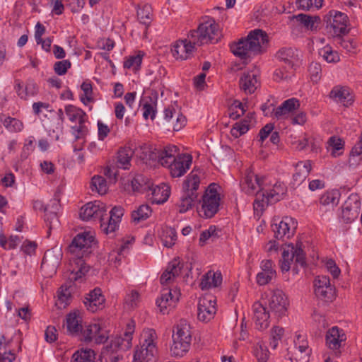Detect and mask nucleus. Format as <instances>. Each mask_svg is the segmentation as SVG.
I'll return each instance as SVG.
<instances>
[{"instance_id":"obj_1","label":"nucleus","mask_w":362,"mask_h":362,"mask_svg":"<svg viewBox=\"0 0 362 362\" xmlns=\"http://www.w3.org/2000/svg\"><path fill=\"white\" fill-rule=\"evenodd\" d=\"M95 245V238L90 232L77 234L69 246L71 255L73 267L70 279L74 281L81 279L89 271V266L85 263L84 258L88 257Z\"/></svg>"},{"instance_id":"obj_2","label":"nucleus","mask_w":362,"mask_h":362,"mask_svg":"<svg viewBox=\"0 0 362 362\" xmlns=\"http://www.w3.org/2000/svg\"><path fill=\"white\" fill-rule=\"evenodd\" d=\"M268 42L267 33L262 30L256 29L249 33L246 37H242L237 42L230 45L231 52L243 61L245 64H248L252 54L260 52L262 45Z\"/></svg>"},{"instance_id":"obj_3","label":"nucleus","mask_w":362,"mask_h":362,"mask_svg":"<svg viewBox=\"0 0 362 362\" xmlns=\"http://www.w3.org/2000/svg\"><path fill=\"white\" fill-rule=\"evenodd\" d=\"M200 182V177L194 170L186 177L182 184V194L176 204L180 213H185L194 206L199 196Z\"/></svg>"},{"instance_id":"obj_4","label":"nucleus","mask_w":362,"mask_h":362,"mask_svg":"<svg viewBox=\"0 0 362 362\" xmlns=\"http://www.w3.org/2000/svg\"><path fill=\"white\" fill-rule=\"evenodd\" d=\"M219 37V26L212 18L207 17L199 23L197 29L188 35L191 42L197 46L216 43Z\"/></svg>"},{"instance_id":"obj_5","label":"nucleus","mask_w":362,"mask_h":362,"mask_svg":"<svg viewBox=\"0 0 362 362\" xmlns=\"http://www.w3.org/2000/svg\"><path fill=\"white\" fill-rule=\"evenodd\" d=\"M221 186L215 182L209 184L205 189L199 201L201 207L198 210L201 217L211 218L218 213L221 200Z\"/></svg>"},{"instance_id":"obj_6","label":"nucleus","mask_w":362,"mask_h":362,"mask_svg":"<svg viewBox=\"0 0 362 362\" xmlns=\"http://www.w3.org/2000/svg\"><path fill=\"white\" fill-rule=\"evenodd\" d=\"M190 325L185 320H181L173 329V344L170 347L171 355L182 357L189 350L192 342Z\"/></svg>"},{"instance_id":"obj_7","label":"nucleus","mask_w":362,"mask_h":362,"mask_svg":"<svg viewBox=\"0 0 362 362\" xmlns=\"http://www.w3.org/2000/svg\"><path fill=\"white\" fill-rule=\"evenodd\" d=\"M157 334L154 329H144L141 334V346L136 348L134 362H155L157 358Z\"/></svg>"},{"instance_id":"obj_8","label":"nucleus","mask_w":362,"mask_h":362,"mask_svg":"<svg viewBox=\"0 0 362 362\" xmlns=\"http://www.w3.org/2000/svg\"><path fill=\"white\" fill-rule=\"evenodd\" d=\"M287 191L284 183L276 182L272 189L257 194L253 203L255 212L262 213L269 204H274L283 199Z\"/></svg>"},{"instance_id":"obj_9","label":"nucleus","mask_w":362,"mask_h":362,"mask_svg":"<svg viewBox=\"0 0 362 362\" xmlns=\"http://www.w3.org/2000/svg\"><path fill=\"white\" fill-rule=\"evenodd\" d=\"M327 30L334 37L343 36L349 32V20L343 12L331 10L323 18Z\"/></svg>"},{"instance_id":"obj_10","label":"nucleus","mask_w":362,"mask_h":362,"mask_svg":"<svg viewBox=\"0 0 362 362\" xmlns=\"http://www.w3.org/2000/svg\"><path fill=\"white\" fill-rule=\"evenodd\" d=\"M297 226V221L288 216L284 217L281 221L274 219L271 225L274 237L278 240L292 237L296 232Z\"/></svg>"},{"instance_id":"obj_11","label":"nucleus","mask_w":362,"mask_h":362,"mask_svg":"<svg viewBox=\"0 0 362 362\" xmlns=\"http://www.w3.org/2000/svg\"><path fill=\"white\" fill-rule=\"evenodd\" d=\"M263 177H259L252 169L245 171L240 185L243 192L249 195H255L264 191Z\"/></svg>"},{"instance_id":"obj_12","label":"nucleus","mask_w":362,"mask_h":362,"mask_svg":"<svg viewBox=\"0 0 362 362\" xmlns=\"http://www.w3.org/2000/svg\"><path fill=\"white\" fill-rule=\"evenodd\" d=\"M105 216H107L106 205L98 200L86 204L80 211V217L83 221L98 220L101 223Z\"/></svg>"},{"instance_id":"obj_13","label":"nucleus","mask_w":362,"mask_h":362,"mask_svg":"<svg viewBox=\"0 0 362 362\" xmlns=\"http://www.w3.org/2000/svg\"><path fill=\"white\" fill-rule=\"evenodd\" d=\"M361 199L358 194H351L342 206L341 218L346 223L356 219L361 210Z\"/></svg>"},{"instance_id":"obj_14","label":"nucleus","mask_w":362,"mask_h":362,"mask_svg":"<svg viewBox=\"0 0 362 362\" xmlns=\"http://www.w3.org/2000/svg\"><path fill=\"white\" fill-rule=\"evenodd\" d=\"M83 339L86 342L94 341L103 344L109 339L108 331L101 327L98 323H91L81 331Z\"/></svg>"},{"instance_id":"obj_15","label":"nucleus","mask_w":362,"mask_h":362,"mask_svg":"<svg viewBox=\"0 0 362 362\" xmlns=\"http://www.w3.org/2000/svg\"><path fill=\"white\" fill-rule=\"evenodd\" d=\"M180 292L179 290H172L169 288H164L160 296L156 300V305L163 315L168 314L169 311L175 307L179 300Z\"/></svg>"},{"instance_id":"obj_16","label":"nucleus","mask_w":362,"mask_h":362,"mask_svg":"<svg viewBox=\"0 0 362 362\" xmlns=\"http://www.w3.org/2000/svg\"><path fill=\"white\" fill-rule=\"evenodd\" d=\"M315 296L325 301L331 302L335 298V288L331 285L330 279L327 276H318L315 280Z\"/></svg>"},{"instance_id":"obj_17","label":"nucleus","mask_w":362,"mask_h":362,"mask_svg":"<svg viewBox=\"0 0 362 362\" xmlns=\"http://www.w3.org/2000/svg\"><path fill=\"white\" fill-rule=\"evenodd\" d=\"M216 302L214 297L206 296L201 298L197 305V318L202 322H209L216 313Z\"/></svg>"},{"instance_id":"obj_18","label":"nucleus","mask_w":362,"mask_h":362,"mask_svg":"<svg viewBox=\"0 0 362 362\" xmlns=\"http://www.w3.org/2000/svg\"><path fill=\"white\" fill-rule=\"evenodd\" d=\"M288 305V298L283 291L276 289L272 291V294L269 300V306L274 315L278 317L285 315Z\"/></svg>"},{"instance_id":"obj_19","label":"nucleus","mask_w":362,"mask_h":362,"mask_svg":"<svg viewBox=\"0 0 362 362\" xmlns=\"http://www.w3.org/2000/svg\"><path fill=\"white\" fill-rule=\"evenodd\" d=\"M124 215V209L121 206H114L110 211L109 215L103 216L101 221V230L105 234L114 233L118 228L122 217Z\"/></svg>"},{"instance_id":"obj_20","label":"nucleus","mask_w":362,"mask_h":362,"mask_svg":"<svg viewBox=\"0 0 362 362\" xmlns=\"http://www.w3.org/2000/svg\"><path fill=\"white\" fill-rule=\"evenodd\" d=\"M14 90L17 95L22 100H28L36 96L39 93V87L33 78H28L25 83L20 79L14 81Z\"/></svg>"},{"instance_id":"obj_21","label":"nucleus","mask_w":362,"mask_h":362,"mask_svg":"<svg viewBox=\"0 0 362 362\" xmlns=\"http://www.w3.org/2000/svg\"><path fill=\"white\" fill-rule=\"evenodd\" d=\"M196 44L191 42L190 39L177 41L171 48V52L176 59L185 60L188 59L195 50Z\"/></svg>"},{"instance_id":"obj_22","label":"nucleus","mask_w":362,"mask_h":362,"mask_svg":"<svg viewBox=\"0 0 362 362\" xmlns=\"http://www.w3.org/2000/svg\"><path fill=\"white\" fill-rule=\"evenodd\" d=\"M192 164V156L182 153L177 156V159L165 167L170 170V173L173 177H180L185 175L189 169Z\"/></svg>"},{"instance_id":"obj_23","label":"nucleus","mask_w":362,"mask_h":362,"mask_svg":"<svg viewBox=\"0 0 362 362\" xmlns=\"http://www.w3.org/2000/svg\"><path fill=\"white\" fill-rule=\"evenodd\" d=\"M175 118V122L173 121V130L179 131L186 124L187 119L185 115L180 112L178 105L175 103L170 105L164 110V118L166 121L170 122Z\"/></svg>"},{"instance_id":"obj_24","label":"nucleus","mask_w":362,"mask_h":362,"mask_svg":"<svg viewBox=\"0 0 362 362\" xmlns=\"http://www.w3.org/2000/svg\"><path fill=\"white\" fill-rule=\"evenodd\" d=\"M253 319L255 322L256 327L258 329L263 330L267 329L269 325L270 315L267 308L260 302H255L252 305Z\"/></svg>"},{"instance_id":"obj_25","label":"nucleus","mask_w":362,"mask_h":362,"mask_svg":"<svg viewBox=\"0 0 362 362\" xmlns=\"http://www.w3.org/2000/svg\"><path fill=\"white\" fill-rule=\"evenodd\" d=\"M105 297L102 295L101 289L95 288L90 291L85 297L83 303L87 310L95 313L104 307Z\"/></svg>"},{"instance_id":"obj_26","label":"nucleus","mask_w":362,"mask_h":362,"mask_svg":"<svg viewBox=\"0 0 362 362\" xmlns=\"http://www.w3.org/2000/svg\"><path fill=\"white\" fill-rule=\"evenodd\" d=\"M329 95L334 101L341 103L345 107L351 106L354 101L349 88L346 86H336L333 87Z\"/></svg>"},{"instance_id":"obj_27","label":"nucleus","mask_w":362,"mask_h":362,"mask_svg":"<svg viewBox=\"0 0 362 362\" xmlns=\"http://www.w3.org/2000/svg\"><path fill=\"white\" fill-rule=\"evenodd\" d=\"M345 340L346 335L343 329L336 326L330 328L326 334V344L330 349L339 350Z\"/></svg>"},{"instance_id":"obj_28","label":"nucleus","mask_w":362,"mask_h":362,"mask_svg":"<svg viewBox=\"0 0 362 362\" xmlns=\"http://www.w3.org/2000/svg\"><path fill=\"white\" fill-rule=\"evenodd\" d=\"M170 187L165 185H154L152 183L151 189L146 196L151 199L152 202L156 204H163L168 200L170 197Z\"/></svg>"},{"instance_id":"obj_29","label":"nucleus","mask_w":362,"mask_h":362,"mask_svg":"<svg viewBox=\"0 0 362 362\" xmlns=\"http://www.w3.org/2000/svg\"><path fill=\"white\" fill-rule=\"evenodd\" d=\"M239 85L240 89L245 94H252L260 86V83L255 74L247 72L244 73L240 78Z\"/></svg>"},{"instance_id":"obj_30","label":"nucleus","mask_w":362,"mask_h":362,"mask_svg":"<svg viewBox=\"0 0 362 362\" xmlns=\"http://www.w3.org/2000/svg\"><path fill=\"white\" fill-rule=\"evenodd\" d=\"M276 57L289 67L293 68L300 60V52L292 47H285L279 50Z\"/></svg>"},{"instance_id":"obj_31","label":"nucleus","mask_w":362,"mask_h":362,"mask_svg":"<svg viewBox=\"0 0 362 362\" xmlns=\"http://www.w3.org/2000/svg\"><path fill=\"white\" fill-rule=\"evenodd\" d=\"M182 266L180 263L174 259L167 266L165 272L161 274L160 282L162 285H168L181 273Z\"/></svg>"},{"instance_id":"obj_32","label":"nucleus","mask_w":362,"mask_h":362,"mask_svg":"<svg viewBox=\"0 0 362 362\" xmlns=\"http://www.w3.org/2000/svg\"><path fill=\"white\" fill-rule=\"evenodd\" d=\"M299 107L300 102L297 98H291L286 100L279 107H276L275 119H284Z\"/></svg>"},{"instance_id":"obj_33","label":"nucleus","mask_w":362,"mask_h":362,"mask_svg":"<svg viewBox=\"0 0 362 362\" xmlns=\"http://www.w3.org/2000/svg\"><path fill=\"white\" fill-rule=\"evenodd\" d=\"M222 280L223 279L221 272L209 271L202 276L199 287L202 290L216 288L222 284Z\"/></svg>"},{"instance_id":"obj_34","label":"nucleus","mask_w":362,"mask_h":362,"mask_svg":"<svg viewBox=\"0 0 362 362\" xmlns=\"http://www.w3.org/2000/svg\"><path fill=\"white\" fill-rule=\"evenodd\" d=\"M142 104L143 116L147 119L149 117L154 119L156 114L157 95L144 96L141 100Z\"/></svg>"},{"instance_id":"obj_35","label":"nucleus","mask_w":362,"mask_h":362,"mask_svg":"<svg viewBox=\"0 0 362 362\" xmlns=\"http://www.w3.org/2000/svg\"><path fill=\"white\" fill-rule=\"evenodd\" d=\"M181 155L179 148L175 145H168L164 147L158 156V162L163 166L169 165L170 163L177 159V156Z\"/></svg>"},{"instance_id":"obj_36","label":"nucleus","mask_w":362,"mask_h":362,"mask_svg":"<svg viewBox=\"0 0 362 362\" xmlns=\"http://www.w3.org/2000/svg\"><path fill=\"white\" fill-rule=\"evenodd\" d=\"M152 181L144 175H136L132 180V187L134 192L148 193L152 186Z\"/></svg>"},{"instance_id":"obj_37","label":"nucleus","mask_w":362,"mask_h":362,"mask_svg":"<svg viewBox=\"0 0 362 362\" xmlns=\"http://www.w3.org/2000/svg\"><path fill=\"white\" fill-rule=\"evenodd\" d=\"M0 121L5 128L10 132L18 133L24 129L23 122L15 117L0 115Z\"/></svg>"},{"instance_id":"obj_38","label":"nucleus","mask_w":362,"mask_h":362,"mask_svg":"<svg viewBox=\"0 0 362 362\" xmlns=\"http://www.w3.org/2000/svg\"><path fill=\"white\" fill-rule=\"evenodd\" d=\"M311 169L310 160H307L298 162L296 165V173L293 175L294 181L301 183L308 175Z\"/></svg>"},{"instance_id":"obj_39","label":"nucleus","mask_w":362,"mask_h":362,"mask_svg":"<svg viewBox=\"0 0 362 362\" xmlns=\"http://www.w3.org/2000/svg\"><path fill=\"white\" fill-rule=\"evenodd\" d=\"M64 111L69 119L71 122L84 123L86 112L79 107L73 105H67L64 107Z\"/></svg>"},{"instance_id":"obj_40","label":"nucleus","mask_w":362,"mask_h":362,"mask_svg":"<svg viewBox=\"0 0 362 362\" xmlns=\"http://www.w3.org/2000/svg\"><path fill=\"white\" fill-rule=\"evenodd\" d=\"M327 149L333 157L339 156L343 153L344 141L338 136H331L327 142Z\"/></svg>"},{"instance_id":"obj_41","label":"nucleus","mask_w":362,"mask_h":362,"mask_svg":"<svg viewBox=\"0 0 362 362\" xmlns=\"http://www.w3.org/2000/svg\"><path fill=\"white\" fill-rule=\"evenodd\" d=\"M95 351L90 349H81L76 351L71 357V362H98L95 360Z\"/></svg>"},{"instance_id":"obj_42","label":"nucleus","mask_w":362,"mask_h":362,"mask_svg":"<svg viewBox=\"0 0 362 362\" xmlns=\"http://www.w3.org/2000/svg\"><path fill=\"white\" fill-rule=\"evenodd\" d=\"M293 245H287L283 248L280 267L283 272H288L291 268V264L294 259L295 253Z\"/></svg>"},{"instance_id":"obj_43","label":"nucleus","mask_w":362,"mask_h":362,"mask_svg":"<svg viewBox=\"0 0 362 362\" xmlns=\"http://www.w3.org/2000/svg\"><path fill=\"white\" fill-rule=\"evenodd\" d=\"M137 18L139 21L148 26L153 20V10L151 6L146 4L138 6Z\"/></svg>"},{"instance_id":"obj_44","label":"nucleus","mask_w":362,"mask_h":362,"mask_svg":"<svg viewBox=\"0 0 362 362\" xmlns=\"http://www.w3.org/2000/svg\"><path fill=\"white\" fill-rule=\"evenodd\" d=\"M134 151L129 147L121 148L118 151L117 163L119 168L129 169Z\"/></svg>"},{"instance_id":"obj_45","label":"nucleus","mask_w":362,"mask_h":362,"mask_svg":"<svg viewBox=\"0 0 362 362\" xmlns=\"http://www.w3.org/2000/svg\"><path fill=\"white\" fill-rule=\"evenodd\" d=\"M79 318V316L76 313L67 315L66 329L68 332L71 334H77L82 330V325Z\"/></svg>"},{"instance_id":"obj_46","label":"nucleus","mask_w":362,"mask_h":362,"mask_svg":"<svg viewBox=\"0 0 362 362\" xmlns=\"http://www.w3.org/2000/svg\"><path fill=\"white\" fill-rule=\"evenodd\" d=\"M90 187L92 192L100 195L105 194L108 189L106 180L100 175H94L92 177Z\"/></svg>"},{"instance_id":"obj_47","label":"nucleus","mask_w":362,"mask_h":362,"mask_svg":"<svg viewBox=\"0 0 362 362\" xmlns=\"http://www.w3.org/2000/svg\"><path fill=\"white\" fill-rule=\"evenodd\" d=\"M298 22L303 25L306 28L313 30L316 28L315 24L320 21L317 16H311L307 14L300 13L293 16Z\"/></svg>"},{"instance_id":"obj_48","label":"nucleus","mask_w":362,"mask_h":362,"mask_svg":"<svg viewBox=\"0 0 362 362\" xmlns=\"http://www.w3.org/2000/svg\"><path fill=\"white\" fill-rule=\"evenodd\" d=\"M247 119L238 122L233 125L230 129V134L233 137L238 138L249 130L250 119L252 116L251 115L250 117L247 116Z\"/></svg>"},{"instance_id":"obj_49","label":"nucleus","mask_w":362,"mask_h":362,"mask_svg":"<svg viewBox=\"0 0 362 362\" xmlns=\"http://www.w3.org/2000/svg\"><path fill=\"white\" fill-rule=\"evenodd\" d=\"M151 213L152 209L149 205L142 204L136 210L132 211V218L134 222L139 223L147 219L151 215Z\"/></svg>"},{"instance_id":"obj_50","label":"nucleus","mask_w":362,"mask_h":362,"mask_svg":"<svg viewBox=\"0 0 362 362\" xmlns=\"http://www.w3.org/2000/svg\"><path fill=\"white\" fill-rule=\"evenodd\" d=\"M144 53L141 51H139L136 55L129 56L126 57L124 62L123 66L124 69L134 70H138L140 69Z\"/></svg>"},{"instance_id":"obj_51","label":"nucleus","mask_w":362,"mask_h":362,"mask_svg":"<svg viewBox=\"0 0 362 362\" xmlns=\"http://www.w3.org/2000/svg\"><path fill=\"white\" fill-rule=\"evenodd\" d=\"M339 201V193L337 190H332L325 192L320 198V203L324 206H332L337 205Z\"/></svg>"},{"instance_id":"obj_52","label":"nucleus","mask_w":362,"mask_h":362,"mask_svg":"<svg viewBox=\"0 0 362 362\" xmlns=\"http://www.w3.org/2000/svg\"><path fill=\"white\" fill-rule=\"evenodd\" d=\"M45 222L46 226L48 228V236H49L52 229L59 228L60 226V222L56 211H48L47 210L45 214Z\"/></svg>"},{"instance_id":"obj_53","label":"nucleus","mask_w":362,"mask_h":362,"mask_svg":"<svg viewBox=\"0 0 362 362\" xmlns=\"http://www.w3.org/2000/svg\"><path fill=\"white\" fill-rule=\"evenodd\" d=\"M127 249V247L125 245H122L119 248L113 250L108 256V261L110 264H114L115 267L119 265L122 258L124 257V252Z\"/></svg>"},{"instance_id":"obj_54","label":"nucleus","mask_w":362,"mask_h":362,"mask_svg":"<svg viewBox=\"0 0 362 362\" xmlns=\"http://www.w3.org/2000/svg\"><path fill=\"white\" fill-rule=\"evenodd\" d=\"M335 41L338 45L347 52L354 53L356 52L357 43L353 38L344 39L341 36H338L335 38Z\"/></svg>"},{"instance_id":"obj_55","label":"nucleus","mask_w":362,"mask_h":362,"mask_svg":"<svg viewBox=\"0 0 362 362\" xmlns=\"http://www.w3.org/2000/svg\"><path fill=\"white\" fill-rule=\"evenodd\" d=\"M83 94L80 96L81 101L87 105L89 103L93 101V88L90 81H84L81 86Z\"/></svg>"},{"instance_id":"obj_56","label":"nucleus","mask_w":362,"mask_h":362,"mask_svg":"<svg viewBox=\"0 0 362 362\" xmlns=\"http://www.w3.org/2000/svg\"><path fill=\"white\" fill-rule=\"evenodd\" d=\"M323 0H296V5L299 9L309 11L313 8L319 9L322 8Z\"/></svg>"},{"instance_id":"obj_57","label":"nucleus","mask_w":362,"mask_h":362,"mask_svg":"<svg viewBox=\"0 0 362 362\" xmlns=\"http://www.w3.org/2000/svg\"><path fill=\"white\" fill-rule=\"evenodd\" d=\"M254 354L259 362H267L269 352L264 344L259 342L254 346Z\"/></svg>"},{"instance_id":"obj_58","label":"nucleus","mask_w":362,"mask_h":362,"mask_svg":"<svg viewBox=\"0 0 362 362\" xmlns=\"http://www.w3.org/2000/svg\"><path fill=\"white\" fill-rule=\"evenodd\" d=\"M35 141V138L33 136H29L25 140V143L20 155L21 161L26 160L30 154L34 151Z\"/></svg>"},{"instance_id":"obj_59","label":"nucleus","mask_w":362,"mask_h":362,"mask_svg":"<svg viewBox=\"0 0 362 362\" xmlns=\"http://www.w3.org/2000/svg\"><path fill=\"white\" fill-rule=\"evenodd\" d=\"M71 300V294L69 288L66 286H61L58 291V302L60 307L65 308L69 304Z\"/></svg>"},{"instance_id":"obj_60","label":"nucleus","mask_w":362,"mask_h":362,"mask_svg":"<svg viewBox=\"0 0 362 362\" xmlns=\"http://www.w3.org/2000/svg\"><path fill=\"white\" fill-rule=\"evenodd\" d=\"M140 301V295L136 290H132L127 293L124 298V304L128 308H136Z\"/></svg>"},{"instance_id":"obj_61","label":"nucleus","mask_w":362,"mask_h":362,"mask_svg":"<svg viewBox=\"0 0 362 362\" xmlns=\"http://www.w3.org/2000/svg\"><path fill=\"white\" fill-rule=\"evenodd\" d=\"M276 276V272L261 271L257 274L256 281L259 286H264L272 281Z\"/></svg>"},{"instance_id":"obj_62","label":"nucleus","mask_w":362,"mask_h":362,"mask_svg":"<svg viewBox=\"0 0 362 362\" xmlns=\"http://www.w3.org/2000/svg\"><path fill=\"white\" fill-rule=\"evenodd\" d=\"M134 329H135V322L134 320H131L130 322H129L127 324L125 331L124 333V336H123L124 337V341H126V343L124 345H125V347L127 349H129L132 345V341Z\"/></svg>"},{"instance_id":"obj_63","label":"nucleus","mask_w":362,"mask_h":362,"mask_svg":"<svg viewBox=\"0 0 362 362\" xmlns=\"http://www.w3.org/2000/svg\"><path fill=\"white\" fill-rule=\"evenodd\" d=\"M320 54L327 62H337L339 60L337 52H334L330 47H325L320 51Z\"/></svg>"},{"instance_id":"obj_64","label":"nucleus","mask_w":362,"mask_h":362,"mask_svg":"<svg viewBox=\"0 0 362 362\" xmlns=\"http://www.w3.org/2000/svg\"><path fill=\"white\" fill-rule=\"evenodd\" d=\"M308 71L310 75V78L314 83H317L321 77V65L318 62H313L308 66Z\"/></svg>"}]
</instances>
